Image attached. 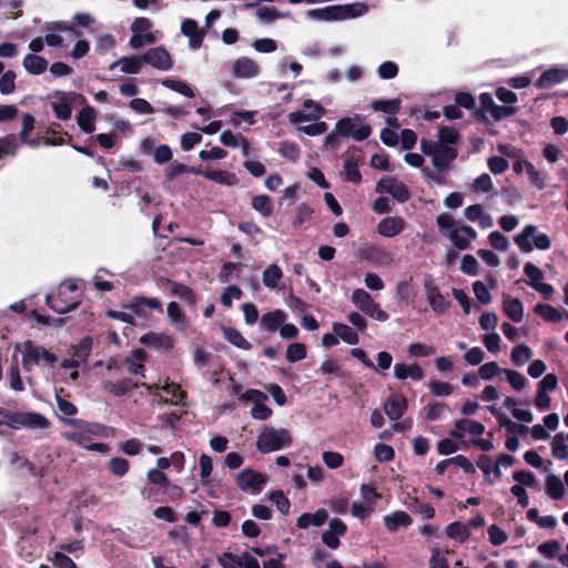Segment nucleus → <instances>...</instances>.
Masks as SVG:
<instances>
[{
    "instance_id": "obj_8",
    "label": "nucleus",
    "mask_w": 568,
    "mask_h": 568,
    "mask_svg": "<svg viewBox=\"0 0 568 568\" xmlns=\"http://www.w3.org/2000/svg\"><path fill=\"white\" fill-rule=\"evenodd\" d=\"M351 301L356 308L375 321L386 322L389 317L379 304L373 300L372 295L363 288H355L351 295Z\"/></svg>"
},
{
    "instance_id": "obj_18",
    "label": "nucleus",
    "mask_w": 568,
    "mask_h": 568,
    "mask_svg": "<svg viewBox=\"0 0 568 568\" xmlns=\"http://www.w3.org/2000/svg\"><path fill=\"white\" fill-rule=\"evenodd\" d=\"M144 64H150L151 67L161 70L169 71L173 67V60L169 51L163 47H155L149 49L143 55Z\"/></svg>"
},
{
    "instance_id": "obj_52",
    "label": "nucleus",
    "mask_w": 568,
    "mask_h": 568,
    "mask_svg": "<svg viewBox=\"0 0 568 568\" xmlns=\"http://www.w3.org/2000/svg\"><path fill=\"white\" fill-rule=\"evenodd\" d=\"M459 270L467 275L476 276L479 274L480 265L473 255L467 254L463 256Z\"/></svg>"
},
{
    "instance_id": "obj_3",
    "label": "nucleus",
    "mask_w": 568,
    "mask_h": 568,
    "mask_svg": "<svg viewBox=\"0 0 568 568\" xmlns=\"http://www.w3.org/2000/svg\"><path fill=\"white\" fill-rule=\"evenodd\" d=\"M50 308L59 314H65L74 310L80 303L79 285L74 280H67L59 286L58 297L51 294L45 296Z\"/></svg>"
},
{
    "instance_id": "obj_59",
    "label": "nucleus",
    "mask_w": 568,
    "mask_h": 568,
    "mask_svg": "<svg viewBox=\"0 0 568 568\" xmlns=\"http://www.w3.org/2000/svg\"><path fill=\"white\" fill-rule=\"evenodd\" d=\"M109 470L118 477H123L129 471V462L122 457H113L109 462Z\"/></svg>"
},
{
    "instance_id": "obj_21",
    "label": "nucleus",
    "mask_w": 568,
    "mask_h": 568,
    "mask_svg": "<svg viewBox=\"0 0 568 568\" xmlns=\"http://www.w3.org/2000/svg\"><path fill=\"white\" fill-rule=\"evenodd\" d=\"M193 174L202 175L205 179L216 182L221 185L233 186L239 183L237 176L230 171L226 170H206L203 171L201 169H191Z\"/></svg>"
},
{
    "instance_id": "obj_58",
    "label": "nucleus",
    "mask_w": 568,
    "mask_h": 568,
    "mask_svg": "<svg viewBox=\"0 0 568 568\" xmlns=\"http://www.w3.org/2000/svg\"><path fill=\"white\" fill-rule=\"evenodd\" d=\"M306 357V347L302 343H292L286 349V358L294 363Z\"/></svg>"
},
{
    "instance_id": "obj_56",
    "label": "nucleus",
    "mask_w": 568,
    "mask_h": 568,
    "mask_svg": "<svg viewBox=\"0 0 568 568\" xmlns=\"http://www.w3.org/2000/svg\"><path fill=\"white\" fill-rule=\"evenodd\" d=\"M16 72L8 70L0 78V92L10 94L16 90Z\"/></svg>"
},
{
    "instance_id": "obj_33",
    "label": "nucleus",
    "mask_w": 568,
    "mask_h": 568,
    "mask_svg": "<svg viewBox=\"0 0 568 568\" xmlns=\"http://www.w3.org/2000/svg\"><path fill=\"white\" fill-rule=\"evenodd\" d=\"M146 354L143 349H134L126 358L125 365L129 373L144 377V362Z\"/></svg>"
},
{
    "instance_id": "obj_19",
    "label": "nucleus",
    "mask_w": 568,
    "mask_h": 568,
    "mask_svg": "<svg viewBox=\"0 0 568 568\" xmlns=\"http://www.w3.org/2000/svg\"><path fill=\"white\" fill-rule=\"evenodd\" d=\"M261 72V68L253 59L247 57L237 58L232 65V77L236 79L256 78Z\"/></svg>"
},
{
    "instance_id": "obj_63",
    "label": "nucleus",
    "mask_w": 568,
    "mask_h": 568,
    "mask_svg": "<svg viewBox=\"0 0 568 568\" xmlns=\"http://www.w3.org/2000/svg\"><path fill=\"white\" fill-rule=\"evenodd\" d=\"M447 554H448V551L433 549L432 556L429 559V568H449Z\"/></svg>"
},
{
    "instance_id": "obj_37",
    "label": "nucleus",
    "mask_w": 568,
    "mask_h": 568,
    "mask_svg": "<svg viewBox=\"0 0 568 568\" xmlns=\"http://www.w3.org/2000/svg\"><path fill=\"white\" fill-rule=\"evenodd\" d=\"M286 320V313L282 310H275L268 313H265L261 317V327L265 331L274 332L276 331Z\"/></svg>"
},
{
    "instance_id": "obj_29",
    "label": "nucleus",
    "mask_w": 568,
    "mask_h": 568,
    "mask_svg": "<svg viewBox=\"0 0 568 568\" xmlns=\"http://www.w3.org/2000/svg\"><path fill=\"white\" fill-rule=\"evenodd\" d=\"M501 306L506 315L514 322L520 323L524 320V305L519 298L503 294Z\"/></svg>"
},
{
    "instance_id": "obj_26",
    "label": "nucleus",
    "mask_w": 568,
    "mask_h": 568,
    "mask_svg": "<svg viewBox=\"0 0 568 568\" xmlns=\"http://www.w3.org/2000/svg\"><path fill=\"white\" fill-rule=\"evenodd\" d=\"M384 409L392 420L399 419L407 409V400L402 394H392L385 402Z\"/></svg>"
},
{
    "instance_id": "obj_53",
    "label": "nucleus",
    "mask_w": 568,
    "mask_h": 568,
    "mask_svg": "<svg viewBox=\"0 0 568 568\" xmlns=\"http://www.w3.org/2000/svg\"><path fill=\"white\" fill-rule=\"evenodd\" d=\"M344 171L348 181L354 183H358L361 181L362 176L358 171L357 160L355 158L349 156L345 160Z\"/></svg>"
},
{
    "instance_id": "obj_15",
    "label": "nucleus",
    "mask_w": 568,
    "mask_h": 568,
    "mask_svg": "<svg viewBox=\"0 0 568 568\" xmlns=\"http://www.w3.org/2000/svg\"><path fill=\"white\" fill-rule=\"evenodd\" d=\"M361 257L367 260L376 267H390L395 264L393 253L378 245H371L362 250Z\"/></svg>"
},
{
    "instance_id": "obj_10",
    "label": "nucleus",
    "mask_w": 568,
    "mask_h": 568,
    "mask_svg": "<svg viewBox=\"0 0 568 568\" xmlns=\"http://www.w3.org/2000/svg\"><path fill=\"white\" fill-rule=\"evenodd\" d=\"M78 94L75 92L53 91L48 99L57 119L67 121L72 116V106Z\"/></svg>"
},
{
    "instance_id": "obj_62",
    "label": "nucleus",
    "mask_w": 568,
    "mask_h": 568,
    "mask_svg": "<svg viewBox=\"0 0 568 568\" xmlns=\"http://www.w3.org/2000/svg\"><path fill=\"white\" fill-rule=\"evenodd\" d=\"M436 349L423 343H412L408 346V354L413 357H427L435 354Z\"/></svg>"
},
{
    "instance_id": "obj_38",
    "label": "nucleus",
    "mask_w": 568,
    "mask_h": 568,
    "mask_svg": "<svg viewBox=\"0 0 568 568\" xmlns=\"http://www.w3.org/2000/svg\"><path fill=\"white\" fill-rule=\"evenodd\" d=\"M283 278V272L276 264L268 265L262 274L263 284L270 290L278 288V283Z\"/></svg>"
},
{
    "instance_id": "obj_36",
    "label": "nucleus",
    "mask_w": 568,
    "mask_h": 568,
    "mask_svg": "<svg viewBox=\"0 0 568 568\" xmlns=\"http://www.w3.org/2000/svg\"><path fill=\"white\" fill-rule=\"evenodd\" d=\"M97 112L93 106L85 105L77 116L79 128L85 133H92L95 130Z\"/></svg>"
},
{
    "instance_id": "obj_49",
    "label": "nucleus",
    "mask_w": 568,
    "mask_h": 568,
    "mask_svg": "<svg viewBox=\"0 0 568 568\" xmlns=\"http://www.w3.org/2000/svg\"><path fill=\"white\" fill-rule=\"evenodd\" d=\"M156 41V37L152 32L146 33H133L130 38L129 45L131 49L138 50L145 44H153Z\"/></svg>"
},
{
    "instance_id": "obj_45",
    "label": "nucleus",
    "mask_w": 568,
    "mask_h": 568,
    "mask_svg": "<svg viewBox=\"0 0 568 568\" xmlns=\"http://www.w3.org/2000/svg\"><path fill=\"white\" fill-rule=\"evenodd\" d=\"M551 453L552 456L557 459H566L568 458V446L566 444V438L564 434L555 435L551 443Z\"/></svg>"
},
{
    "instance_id": "obj_1",
    "label": "nucleus",
    "mask_w": 568,
    "mask_h": 568,
    "mask_svg": "<svg viewBox=\"0 0 568 568\" xmlns=\"http://www.w3.org/2000/svg\"><path fill=\"white\" fill-rule=\"evenodd\" d=\"M368 11V6L363 2L347 4H335L320 9L308 10L306 16L311 20L317 21H344L364 16Z\"/></svg>"
},
{
    "instance_id": "obj_5",
    "label": "nucleus",
    "mask_w": 568,
    "mask_h": 568,
    "mask_svg": "<svg viewBox=\"0 0 568 568\" xmlns=\"http://www.w3.org/2000/svg\"><path fill=\"white\" fill-rule=\"evenodd\" d=\"M420 149L425 155L430 156L433 165L439 172L447 171L457 156V150L454 146L438 144L425 139L420 141Z\"/></svg>"
},
{
    "instance_id": "obj_46",
    "label": "nucleus",
    "mask_w": 568,
    "mask_h": 568,
    "mask_svg": "<svg viewBox=\"0 0 568 568\" xmlns=\"http://www.w3.org/2000/svg\"><path fill=\"white\" fill-rule=\"evenodd\" d=\"M162 85L170 89V90H173L184 97H187V98H193L194 97V92L193 90L191 89V87L184 82V81H180V80H173V79H164L162 81Z\"/></svg>"
},
{
    "instance_id": "obj_54",
    "label": "nucleus",
    "mask_w": 568,
    "mask_h": 568,
    "mask_svg": "<svg viewBox=\"0 0 568 568\" xmlns=\"http://www.w3.org/2000/svg\"><path fill=\"white\" fill-rule=\"evenodd\" d=\"M438 144L452 145L458 141V133L453 126H443L438 131Z\"/></svg>"
},
{
    "instance_id": "obj_48",
    "label": "nucleus",
    "mask_w": 568,
    "mask_h": 568,
    "mask_svg": "<svg viewBox=\"0 0 568 568\" xmlns=\"http://www.w3.org/2000/svg\"><path fill=\"white\" fill-rule=\"evenodd\" d=\"M457 427L463 428L464 435L479 436L485 432V426L481 423L471 419L457 420Z\"/></svg>"
},
{
    "instance_id": "obj_50",
    "label": "nucleus",
    "mask_w": 568,
    "mask_h": 568,
    "mask_svg": "<svg viewBox=\"0 0 568 568\" xmlns=\"http://www.w3.org/2000/svg\"><path fill=\"white\" fill-rule=\"evenodd\" d=\"M524 273L527 276V284L530 287H535L537 284L542 282L544 273L532 263H526L524 265Z\"/></svg>"
},
{
    "instance_id": "obj_7",
    "label": "nucleus",
    "mask_w": 568,
    "mask_h": 568,
    "mask_svg": "<svg viewBox=\"0 0 568 568\" xmlns=\"http://www.w3.org/2000/svg\"><path fill=\"white\" fill-rule=\"evenodd\" d=\"M16 351L22 354V366L30 372L42 361L52 365L57 361V356L40 345H36L31 341H26L16 346Z\"/></svg>"
},
{
    "instance_id": "obj_55",
    "label": "nucleus",
    "mask_w": 568,
    "mask_h": 568,
    "mask_svg": "<svg viewBox=\"0 0 568 568\" xmlns=\"http://www.w3.org/2000/svg\"><path fill=\"white\" fill-rule=\"evenodd\" d=\"M439 232L443 236L447 237V233L452 232V230L456 229V222L450 214L442 213L436 219Z\"/></svg>"
},
{
    "instance_id": "obj_11",
    "label": "nucleus",
    "mask_w": 568,
    "mask_h": 568,
    "mask_svg": "<svg viewBox=\"0 0 568 568\" xmlns=\"http://www.w3.org/2000/svg\"><path fill=\"white\" fill-rule=\"evenodd\" d=\"M335 132L343 136H352L356 141H363L371 135V128L361 123L358 115L355 118L346 116L337 121Z\"/></svg>"
},
{
    "instance_id": "obj_32",
    "label": "nucleus",
    "mask_w": 568,
    "mask_h": 568,
    "mask_svg": "<svg viewBox=\"0 0 568 568\" xmlns=\"http://www.w3.org/2000/svg\"><path fill=\"white\" fill-rule=\"evenodd\" d=\"M327 517L328 514L325 509H318L315 513H304L297 518L296 525L302 529L311 526L320 527L326 521Z\"/></svg>"
},
{
    "instance_id": "obj_17",
    "label": "nucleus",
    "mask_w": 568,
    "mask_h": 568,
    "mask_svg": "<svg viewBox=\"0 0 568 568\" xmlns=\"http://www.w3.org/2000/svg\"><path fill=\"white\" fill-rule=\"evenodd\" d=\"M142 386L148 390V393L154 394L159 402L162 400V398L159 397V394L156 393V390L160 388L166 394V397L163 399L166 403L179 405L185 397V393L181 389V387L178 384L171 383L169 381H165L162 386L159 384L149 385L144 383Z\"/></svg>"
},
{
    "instance_id": "obj_60",
    "label": "nucleus",
    "mask_w": 568,
    "mask_h": 568,
    "mask_svg": "<svg viewBox=\"0 0 568 568\" xmlns=\"http://www.w3.org/2000/svg\"><path fill=\"white\" fill-rule=\"evenodd\" d=\"M91 349H92V338L89 336H85L75 346L74 357L80 362H84L89 357Z\"/></svg>"
},
{
    "instance_id": "obj_20",
    "label": "nucleus",
    "mask_w": 568,
    "mask_h": 568,
    "mask_svg": "<svg viewBox=\"0 0 568 568\" xmlns=\"http://www.w3.org/2000/svg\"><path fill=\"white\" fill-rule=\"evenodd\" d=\"M476 237V230L469 225H459L447 233V239L458 250H467Z\"/></svg>"
},
{
    "instance_id": "obj_24",
    "label": "nucleus",
    "mask_w": 568,
    "mask_h": 568,
    "mask_svg": "<svg viewBox=\"0 0 568 568\" xmlns=\"http://www.w3.org/2000/svg\"><path fill=\"white\" fill-rule=\"evenodd\" d=\"M126 308L133 314V316L145 317L146 308L162 311V303L154 297H134L128 305Z\"/></svg>"
},
{
    "instance_id": "obj_14",
    "label": "nucleus",
    "mask_w": 568,
    "mask_h": 568,
    "mask_svg": "<svg viewBox=\"0 0 568 568\" xmlns=\"http://www.w3.org/2000/svg\"><path fill=\"white\" fill-rule=\"evenodd\" d=\"M378 193H388L398 202H406L409 199L407 186L394 176L381 179L376 185Z\"/></svg>"
},
{
    "instance_id": "obj_9",
    "label": "nucleus",
    "mask_w": 568,
    "mask_h": 568,
    "mask_svg": "<svg viewBox=\"0 0 568 568\" xmlns=\"http://www.w3.org/2000/svg\"><path fill=\"white\" fill-rule=\"evenodd\" d=\"M8 426L13 429H45L50 426L47 417L36 412H18L8 416Z\"/></svg>"
},
{
    "instance_id": "obj_35",
    "label": "nucleus",
    "mask_w": 568,
    "mask_h": 568,
    "mask_svg": "<svg viewBox=\"0 0 568 568\" xmlns=\"http://www.w3.org/2000/svg\"><path fill=\"white\" fill-rule=\"evenodd\" d=\"M143 58L138 55L122 57L116 60L111 68L120 67V70L125 74H136L143 67Z\"/></svg>"
},
{
    "instance_id": "obj_12",
    "label": "nucleus",
    "mask_w": 568,
    "mask_h": 568,
    "mask_svg": "<svg viewBox=\"0 0 568 568\" xmlns=\"http://www.w3.org/2000/svg\"><path fill=\"white\" fill-rule=\"evenodd\" d=\"M267 483V476L257 473L253 469L246 468L239 473L236 477L237 487L250 494H258L265 484Z\"/></svg>"
},
{
    "instance_id": "obj_61",
    "label": "nucleus",
    "mask_w": 568,
    "mask_h": 568,
    "mask_svg": "<svg viewBox=\"0 0 568 568\" xmlns=\"http://www.w3.org/2000/svg\"><path fill=\"white\" fill-rule=\"evenodd\" d=\"M446 532L448 537L458 539L460 541L465 540L469 536L468 527L460 523H453L448 525Z\"/></svg>"
},
{
    "instance_id": "obj_39",
    "label": "nucleus",
    "mask_w": 568,
    "mask_h": 568,
    "mask_svg": "<svg viewBox=\"0 0 568 568\" xmlns=\"http://www.w3.org/2000/svg\"><path fill=\"white\" fill-rule=\"evenodd\" d=\"M333 331L338 338L348 345H356L359 341L358 334L346 324L335 322L333 323Z\"/></svg>"
},
{
    "instance_id": "obj_64",
    "label": "nucleus",
    "mask_w": 568,
    "mask_h": 568,
    "mask_svg": "<svg viewBox=\"0 0 568 568\" xmlns=\"http://www.w3.org/2000/svg\"><path fill=\"white\" fill-rule=\"evenodd\" d=\"M242 555L236 556L232 552H223L217 556V562L222 568H239L241 566Z\"/></svg>"
},
{
    "instance_id": "obj_2",
    "label": "nucleus",
    "mask_w": 568,
    "mask_h": 568,
    "mask_svg": "<svg viewBox=\"0 0 568 568\" xmlns=\"http://www.w3.org/2000/svg\"><path fill=\"white\" fill-rule=\"evenodd\" d=\"M70 429L64 430V439L72 442L81 447H85L94 437H108L109 428L98 423H89L82 419H64Z\"/></svg>"
},
{
    "instance_id": "obj_25",
    "label": "nucleus",
    "mask_w": 568,
    "mask_h": 568,
    "mask_svg": "<svg viewBox=\"0 0 568 568\" xmlns=\"http://www.w3.org/2000/svg\"><path fill=\"white\" fill-rule=\"evenodd\" d=\"M346 525L338 518L329 521L328 529L322 535L323 542L331 549H336L339 546L338 538L346 532Z\"/></svg>"
},
{
    "instance_id": "obj_16",
    "label": "nucleus",
    "mask_w": 568,
    "mask_h": 568,
    "mask_svg": "<svg viewBox=\"0 0 568 568\" xmlns=\"http://www.w3.org/2000/svg\"><path fill=\"white\" fill-rule=\"evenodd\" d=\"M425 296L432 307L437 314H444L450 307V301L446 295H443L439 288L434 284L432 280L424 282Z\"/></svg>"
},
{
    "instance_id": "obj_4",
    "label": "nucleus",
    "mask_w": 568,
    "mask_h": 568,
    "mask_svg": "<svg viewBox=\"0 0 568 568\" xmlns=\"http://www.w3.org/2000/svg\"><path fill=\"white\" fill-rule=\"evenodd\" d=\"M293 443L291 432L286 428L264 426L256 438V448L263 453H272L290 447Z\"/></svg>"
},
{
    "instance_id": "obj_40",
    "label": "nucleus",
    "mask_w": 568,
    "mask_h": 568,
    "mask_svg": "<svg viewBox=\"0 0 568 568\" xmlns=\"http://www.w3.org/2000/svg\"><path fill=\"white\" fill-rule=\"evenodd\" d=\"M546 493L552 499H561L565 495V487L557 475H548L546 478Z\"/></svg>"
},
{
    "instance_id": "obj_34",
    "label": "nucleus",
    "mask_w": 568,
    "mask_h": 568,
    "mask_svg": "<svg viewBox=\"0 0 568 568\" xmlns=\"http://www.w3.org/2000/svg\"><path fill=\"white\" fill-rule=\"evenodd\" d=\"M394 375L398 379L412 378L415 381H420L424 377V373L418 364H405L397 363L394 366Z\"/></svg>"
},
{
    "instance_id": "obj_23",
    "label": "nucleus",
    "mask_w": 568,
    "mask_h": 568,
    "mask_svg": "<svg viewBox=\"0 0 568 568\" xmlns=\"http://www.w3.org/2000/svg\"><path fill=\"white\" fill-rule=\"evenodd\" d=\"M568 80V68H551L541 73L536 85L540 89H548Z\"/></svg>"
},
{
    "instance_id": "obj_51",
    "label": "nucleus",
    "mask_w": 568,
    "mask_h": 568,
    "mask_svg": "<svg viewBox=\"0 0 568 568\" xmlns=\"http://www.w3.org/2000/svg\"><path fill=\"white\" fill-rule=\"evenodd\" d=\"M525 172L527 173L530 183L535 185L538 190H542L546 186L545 178L540 171H538L535 165L530 162H525Z\"/></svg>"
},
{
    "instance_id": "obj_57",
    "label": "nucleus",
    "mask_w": 568,
    "mask_h": 568,
    "mask_svg": "<svg viewBox=\"0 0 568 568\" xmlns=\"http://www.w3.org/2000/svg\"><path fill=\"white\" fill-rule=\"evenodd\" d=\"M268 498L273 504H275V506L277 507L280 513H282L283 515L288 514L291 504H290V500L286 498V496L283 494V491H281V490L272 491L268 495Z\"/></svg>"
},
{
    "instance_id": "obj_42",
    "label": "nucleus",
    "mask_w": 568,
    "mask_h": 568,
    "mask_svg": "<svg viewBox=\"0 0 568 568\" xmlns=\"http://www.w3.org/2000/svg\"><path fill=\"white\" fill-rule=\"evenodd\" d=\"M252 207L263 217H268L273 213V203L268 195L261 194L252 199Z\"/></svg>"
},
{
    "instance_id": "obj_43",
    "label": "nucleus",
    "mask_w": 568,
    "mask_h": 568,
    "mask_svg": "<svg viewBox=\"0 0 568 568\" xmlns=\"http://www.w3.org/2000/svg\"><path fill=\"white\" fill-rule=\"evenodd\" d=\"M277 151L282 158L291 162H296L301 155L300 148L294 142L290 141H282L278 144Z\"/></svg>"
},
{
    "instance_id": "obj_22",
    "label": "nucleus",
    "mask_w": 568,
    "mask_h": 568,
    "mask_svg": "<svg viewBox=\"0 0 568 568\" xmlns=\"http://www.w3.org/2000/svg\"><path fill=\"white\" fill-rule=\"evenodd\" d=\"M140 343L156 351H170L174 346V341L170 335L155 332L142 335Z\"/></svg>"
},
{
    "instance_id": "obj_27",
    "label": "nucleus",
    "mask_w": 568,
    "mask_h": 568,
    "mask_svg": "<svg viewBox=\"0 0 568 568\" xmlns=\"http://www.w3.org/2000/svg\"><path fill=\"white\" fill-rule=\"evenodd\" d=\"M181 32L189 39V47L192 50L202 45L204 34L199 30V24L193 19H184L181 23Z\"/></svg>"
},
{
    "instance_id": "obj_30",
    "label": "nucleus",
    "mask_w": 568,
    "mask_h": 568,
    "mask_svg": "<svg viewBox=\"0 0 568 568\" xmlns=\"http://www.w3.org/2000/svg\"><path fill=\"white\" fill-rule=\"evenodd\" d=\"M383 521L387 530L395 532L400 527H409L413 523V519L406 511L397 510L384 516Z\"/></svg>"
},
{
    "instance_id": "obj_6",
    "label": "nucleus",
    "mask_w": 568,
    "mask_h": 568,
    "mask_svg": "<svg viewBox=\"0 0 568 568\" xmlns=\"http://www.w3.org/2000/svg\"><path fill=\"white\" fill-rule=\"evenodd\" d=\"M518 248L524 253L532 250L546 251L551 246V240L546 233L538 231L536 225L528 224L514 237Z\"/></svg>"
},
{
    "instance_id": "obj_47",
    "label": "nucleus",
    "mask_w": 568,
    "mask_h": 568,
    "mask_svg": "<svg viewBox=\"0 0 568 568\" xmlns=\"http://www.w3.org/2000/svg\"><path fill=\"white\" fill-rule=\"evenodd\" d=\"M510 356L515 365L521 366L531 358L532 352L527 345L521 344L513 348Z\"/></svg>"
},
{
    "instance_id": "obj_28",
    "label": "nucleus",
    "mask_w": 568,
    "mask_h": 568,
    "mask_svg": "<svg viewBox=\"0 0 568 568\" xmlns=\"http://www.w3.org/2000/svg\"><path fill=\"white\" fill-rule=\"evenodd\" d=\"M406 226V223L400 216H388L377 225V232L385 237H393L402 233Z\"/></svg>"
},
{
    "instance_id": "obj_13",
    "label": "nucleus",
    "mask_w": 568,
    "mask_h": 568,
    "mask_svg": "<svg viewBox=\"0 0 568 568\" xmlns=\"http://www.w3.org/2000/svg\"><path fill=\"white\" fill-rule=\"evenodd\" d=\"M303 109L291 112L287 118L293 124L317 121L325 114V109L316 101L307 99L303 102Z\"/></svg>"
},
{
    "instance_id": "obj_31",
    "label": "nucleus",
    "mask_w": 568,
    "mask_h": 568,
    "mask_svg": "<svg viewBox=\"0 0 568 568\" xmlns=\"http://www.w3.org/2000/svg\"><path fill=\"white\" fill-rule=\"evenodd\" d=\"M22 65L29 74L40 75L45 72L49 62L45 58L41 55L28 53L24 55L22 60Z\"/></svg>"
},
{
    "instance_id": "obj_44",
    "label": "nucleus",
    "mask_w": 568,
    "mask_h": 568,
    "mask_svg": "<svg viewBox=\"0 0 568 568\" xmlns=\"http://www.w3.org/2000/svg\"><path fill=\"white\" fill-rule=\"evenodd\" d=\"M534 311L548 322H559L562 317L560 312L549 304H537L535 305Z\"/></svg>"
},
{
    "instance_id": "obj_41",
    "label": "nucleus",
    "mask_w": 568,
    "mask_h": 568,
    "mask_svg": "<svg viewBox=\"0 0 568 568\" xmlns=\"http://www.w3.org/2000/svg\"><path fill=\"white\" fill-rule=\"evenodd\" d=\"M224 338L241 349H250L251 344L243 337L240 331L233 327H222Z\"/></svg>"
}]
</instances>
